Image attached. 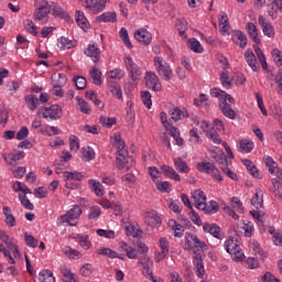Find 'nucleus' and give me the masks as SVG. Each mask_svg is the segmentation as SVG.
<instances>
[{
	"instance_id": "f257e3e1",
	"label": "nucleus",
	"mask_w": 282,
	"mask_h": 282,
	"mask_svg": "<svg viewBox=\"0 0 282 282\" xmlns=\"http://www.w3.org/2000/svg\"><path fill=\"white\" fill-rule=\"evenodd\" d=\"M191 241H193V264L195 265L196 275L202 279L206 274V269H204V259H206V250H208V245L202 241L197 235L187 232Z\"/></svg>"
},
{
	"instance_id": "f03ea898",
	"label": "nucleus",
	"mask_w": 282,
	"mask_h": 282,
	"mask_svg": "<svg viewBox=\"0 0 282 282\" xmlns=\"http://www.w3.org/2000/svg\"><path fill=\"white\" fill-rule=\"evenodd\" d=\"M154 67L156 68V72L162 78V80H165L169 83V80L173 79V69L171 68V65L164 61L163 57L161 56H155L154 57Z\"/></svg>"
},
{
	"instance_id": "7ed1b4c3",
	"label": "nucleus",
	"mask_w": 282,
	"mask_h": 282,
	"mask_svg": "<svg viewBox=\"0 0 282 282\" xmlns=\"http://www.w3.org/2000/svg\"><path fill=\"white\" fill-rule=\"evenodd\" d=\"M230 105H235V97L225 91L223 101H219V109L226 118L235 120V118H237V112H235Z\"/></svg>"
},
{
	"instance_id": "20e7f679",
	"label": "nucleus",
	"mask_w": 282,
	"mask_h": 282,
	"mask_svg": "<svg viewBox=\"0 0 282 282\" xmlns=\"http://www.w3.org/2000/svg\"><path fill=\"white\" fill-rule=\"evenodd\" d=\"M35 11H34V20L40 23H47V17H50V2L46 0H35L34 1Z\"/></svg>"
},
{
	"instance_id": "39448f33",
	"label": "nucleus",
	"mask_w": 282,
	"mask_h": 282,
	"mask_svg": "<svg viewBox=\"0 0 282 282\" xmlns=\"http://www.w3.org/2000/svg\"><path fill=\"white\" fill-rule=\"evenodd\" d=\"M196 169L199 173H207V175H212V177L218 182H224V176H221V172L215 166V163L199 162L197 163Z\"/></svg>"
},
{
	"instance_id": "423d86ee",
	"label": "nucleus",
	"mask_w": 282,
	"mask_h": 282,
	"mask_svg": "<svg viewBox=\"0 0 282 282\" xmlns=\"http://www.w3.org/2000/svg\"><path fill=\"white\" fill-rule=\"evenodd\" d=\"M37 116H43V118L50 120H61L63 117V108L59 105H51L50 107L40 108L37 110Z\"/></svg>"
},
{
	"instance_id": "0eeeda50",
	"label": "nucleus",
	"mask_w": 282,
	"mask_h": 282,
	"mask_svg": "<svg viewBox=\"0 0 282 282\" xmlns=\"http://www.w3.org/2000/svg\"><path fill=\"white\" fill-rule=\"evenodd\" d=\"M83 215V209L80 206L74 205L66 214L58 217V221L62 224H68V226H76V224L72 223L73 219H78Z\"/></svg>"
},
{
	"instance_id": "6e6552de",
	"label": "nucleus",
	"mask_w": 282,
	"mask_h": 282,
	"mask_svg": "<svg viewBox=\"0 0 282 282\" xmlns=\"http://www.w3.org/2000/svg\"><path fill=\"white\" fill-rule=\"evenodd\" d=\"M126 68L129 70V77L131 80H140V76H142V70L138 64L133 63V58L131 56H127L124 58Z\"/></svg>"
},
{
	"instance_id": "1a4fd4ad",
	"label": "nucleus",
	"mask_w": 282,
	"mask_h": 282,
	"mask_svg": "<svg viewBox=\"0 0 282 282\" xmlns=\"http://www.w3.org/2000/svg\"><path fill=\"white\" fill-rule=\"evenodd\" d=\"M145 85L148 89L152 91H162V83H160V77L153 72L145 73Z\"/></svg>"
},
{
	"instance_id": "9d476101",
	"label": "nucleus",
	"mask_w": 282,
	"mask_h": 282,
	"mask_svg": "<svg viewBox=\"0 0 282 282\" xmlns=\"http://www.w3.org/2000/svg\"><path fill=\"white\" fill-rule=\"evenodd\" d=\"M48 9L50 12H52L53 17H58V19H63L64 21H67V23H69V13H67V11H65L63 7L58 4V2H51V4H48Z\"/></svg>"
},
{
	"instance_id": "9b49d317",
	"label": "nucleus",
	"mask_w": 282,
	"mask_h": 282,
	"mask_svg": "<svg viewBox=\"0 0 282 282\" xmlns=\"http://www.w3.org/2000/svg\"><path fill=\"white\" fill-rule=\"evenodd\" d=\"M63 177L65 180V186L66 188H76V185H74L72 182H80L83 180V175L78 172H64Z\"/></svg>"
},
{
	"instance_id": "f8f14e48",
	"label": "nucleus",
	"mask_w": 282,
	"mask_h": 282,
	"mask_svg": "<svg viewBox=\"0 0 282 282\" xmlns=\"http://www.w3.org/2000/svg\"><path fill=\"white\" fill-rule=\"evenodd\" d=\"M134 39L143 45H151V41H153L151 32L147 31L145 29L134 31Z\"/></svg>"
},
{
	"instance_id": "ddd939ff",
	"label": "nucleus",
	"mask_w": 282,
	"mask_h": 282,
	"mask_svg": "<svg viewBox=\"0 0 282 282\" xmlns=\"http://www.w3.org/2000/svg\"><path fill=\"white\" fill-rule=\"evenodd\" d=\"M259 25L262 28V32L265 36H269V39H273L274 36V26L263 15H259L258 18Z\"/></svg>"
},
{
	"instance_id": "4468645a",
	"label": "nucleus",
	"mask_w": 282,
	"mask_h": 282,
	"mask_svg": "<svg viewBox=\"0 0 282 282\" xmlns=\"http://www.w3.org/2000/svg\"><path fill=\"white\" fill-rule=\"evenodd\" d=\"M139 263L143 265V274L144 276H150L152 282H158V279L153 276V271H151V268H153V260L151 258H144V260H140Z\"/></svg>"
},
{
	"instance_id": "2eb2a0df",
	"label": "nucleus",
	"mask_w": 282,
	"mask_h": 282,
	"mask_svg": "<svg viewBox=\"0 0 282 282\" xmlns=\"http://www.w3.org/2000/svg\"><path fill=\"white\" fill-rule=\"evenodd\" d=\"M245 58L249 67H251L252 72H259V62H257V56L254 55V52H252L251 48H248L245 52Z\"/></svg>"
},
{
	"instance_id": "dca6fc26",
	"label": "nucleus",
	"mask_w": 282,
	"mask_h": 282,
	"mask_svg": "<svg viewBox=\"0 0 282 282\" xmlns=\"http://www.w3.org/2000/svg\"><path fill=\"white\" fill-rule=\"evenodd\" d=\"M86 56H89L94 63H100V48L94 44H89L84 51Z\"/></svg>"
},
{
	"instance_id": "f3484780",
	"label": "nucleus",
	"mask_w": 282,
	"mask_h": 282,
	"mask_svg": "<svg viewBox=\"0 0 282 282\" xmlns=\"http://www.w3.org/2000/svg\"><path fill=\"white\" fill-rule=\"evenodd\" d=\"M212 158L221 166H230V164H232V161H228V156L226 155L224 150L213 152Z\"/></svg>"
},
{
	"instance_id": "a211bd4d",
	"label": "nucleus",
	"mask_w": 282,
	"mask_h": 282,
	"mask_svg": "<svg viewBox=\"0 0 282 282\" xmlns=\"http://www.w3.org/2000/svg\"><path fill=\"white\" fill-rule=\"evenodd\" d=\"M75 21L77 23V25L84 30V32H87V30H89V21L87 20V18L85 17V13L80 10H77L75 12Z\"/></svg>"
},
{
	"instance_id": "6ab92c4d",
	"label": "nucleus",
	"mask_w": 282,
	"mask_h": 282,
	"mask_svg": "<svg viewBox=\"0 0 282 282\" xmlns=\"http://www.w3.org/2000/svg\"><path fill=\"white\" fill-rule=\"evenodd\" d=\"M108 89L112 94V96H115V98H118V100H122V87H120V84L118 82L108 79Z\"/></svg>"
},
{
	"instance_id": "aec40b11",
	"label": "nucleus",
	"mask_w": 282,
	"mask_h": 282,
	"mask_svg": "<svg viewBox=\"0 0 282 282\" xmlns=\"http://www.w3.org/2000/svg\"><path fill=\"white\" fill-rule=\"evenodd\" d=\"M204 232H209V235H213L216 239H221V227L217 224H208L206 223L203 226Z\"/></svg>"
},
{
	"instance_id": "412c9836",
	"label": "nucleus",
	"mask_w": 282,
	"mask_h": 282,
	"mask_svg": "<svg viewBox=\"0 0 282 282\" xmlns=\"http://www.w3.org/2000/svg\"><path fill=\"white\" fill-rule=\"evenodd\" d=\"M265 165L269 169V172L272 174L276 173L278 178L282 182V171L279 169V165H276V162L271 156H267L265 160Z\"/></svg>"
},
{
	"instance_id": "4be33fe9",
	"label": "nucleus",
	"mask_w": 282,
	"mask_h": 282,
	"mask_svg": "<svg viewBox=\"0 0 282 282\" xmlns=\"http://www.w3.org/2000/svg\"><path fill=\"white\" fill-rule=\"evenodd\" d=\"M246 30L250 39H252V41L256 42L257 45H261V39H259V31L257 30V25H254V23L252 22H248L246 25Z\"/></svg>"
},
{
	"instance_id": "5701e85b",
	"label": "nucleus",
	"mask_w": 282,
	"mask_h": 282,
	"mask_svg": "<svg viewBox=\"0 0 282 282\" xmlns=\"http://www.w3.org/2000/svg\"><path fill=\"white\" fill-rule=\"evenodd\" d=\"M242 164H245L248 173H250L252 177H256V180H261V173L259 172V169H257V166L251 160L245 159L242 160Z\"/></svg>"
},
{
	"instance_id": "b1692460",
	"label": "nucleus",
	"mask_w": 282,
	"mask_h": 282,
	"mask_svg": "<svg viewBox=\"0 0 282 282\" xmlns=\"http://www.w3.org/2000/svg\"><path fill=\"white\" fill-rule=\"evenodd\" d=\"M133 167V156H130L129 154L121 156V161H117V169L119 171H122V169H129Z\"/></svg>"
},
{
	"instance_id": "393cba45",
	"label": "nucleus",
	"mask_w": 282,
	"mask_h": 282,
	"mask_svg": "<svg viewBox=\"0 0 282 282\" xmlns=\"http://www.w3.org/2000/svg\"><path fill=\"white\" fill-rule=\"evenodd\" d=\"M116 21H118L116 12H105L96 18V23H116Z\"/></svg>"
},
{
	"instance_id": "a878e982",
	"label": "nucleus",
	"mask_w": 282,
	"mask_h": 282,
	"mask_svg": "<svg viewBox=\"0 0 282 282\" xmlns=\"http://www.w3.org/2000/svg\"><path fill=\"white\" fill-rule=\"evenodd\" d=\"M161 171H163V175H165V177H169L170 180H175V182H180V180H182L175 169L169 165H162Z\"/></svg>"
},
{
	"instance_id": "bb28decb",
	"label": "nucleus",
	"mask_w": 282,
	"mask_h": 282,
	"mask_svg": "<svg viewBox=\"0 0 282 282\" xmlns=\"http://www.w3.org/2000/svg\"><path fill=\"white\" fill-rule=\"evenodd\" d=\"M25 105L31 111H35L39 107V97L34 94L26 95L24 97Z\"/></svg>"
},
{
	"instance_id": "cd10ccee",
	"label": "nucleus",
	"mask_w": 282,
	"mask_h": 282,
	"mask_svg": "<svg viewBox=\"0 0 282 282\" xmlns=\"http://www.w3.org/2000/svg\"><path fill=\"white\" fill-rule=\"evenodd\" d=\"M3 215L6 217V224L9 228H14L17 226V218L12 215V209L10 207H3Z\"/></svg>"
},
{
	"instance_id": "c85d7f7f",
	"label": "nucleus",
	"mask_w": 282,
	"mask_h": 282,
	"mask_svg": "<svg viewBox=\"0 0 282 282\" xmlns=\"http://www.w3.org/2000/svg\"><path fill=\"white\" fill-rule=\"evenodd\" d=\"M90 78H93L94 85H97L100 87L102 85V72L98 69V66H94L91 70L89 72Z\"/></svg>"
},
{
	"instance_id": "c756f323",
	"label": "nucleus",
	"mask_w": 282,
	"mask_h": 282,
	"mask_svg": "<svg viewBox=\"0 0 282 282\" xmlns=\"http://www.w3.org/2000/svg\"><path fill=\"white\" fill-rule=\"evenodd\" d=\"M174 166L177 169V171H180V173H189L191 171L188 163H186V161H184L182 158H176L174 160Z\"/></svg>"
},
{
	"instance_id": "7c9ffc66",
	"label": "nucleus",
	"mask_w": 282,
	"mask_h": 282,
	"mask_svg": "<svg viewBox=\"0 0 282 282\" xmlns=\"http://www.w3.org/2000/svg\"><path fill=\"white\" fill-rule=\"evenodd\" d=\"M40 282H56V278H54V273L47 269H44L39 274Z\"/></svg>"
},
{
	"instance_id": "2f4dec72",
	"label": "nucleus",
	"mask_w": 282,
	"mask_h": 282,
	"mask_svg": "<svg viewBox=\"0 0 282 282\" xmlns=\"http://www.w3.org/2000/svg\"><path fill=\"white\" fill-rule=\"evenodd\" d=\"M273 186L270 188L271 193H274V196L278 197L282 202V182L278 180H273Z\"/></svg>"
},
{
	"instance_id": "473e14b6",
	"label": "nucleus",
	"mask_w": 282,
	"mask_h": 282,
	"mask_svg": "<svg viewBox=\"0 0 282 282\" xmlns=\"http://www.w3.org/2000/svg\"><path fill=\"white\" fill-rule=\"evenodd\" d=\"M225 248L229 254L241 252V247L235 243V240L230 239L225 242Z\"/></svg>"
},
{
	"instance_id": "72a5a7b5",
	"label": "nucleus",
	"mask_w": 282,
	"mask_h": 282,
	"mask_svg": "<svg viewBox=\"0 0 282 282\" xmlns=\"http://www.w3.org/2000/svg\"><path fill=\"white\" fill-rule=\"evenodd\" d=\"M187 43L192 52H195L196 54H202V52H204V47L202 46V43H199V41H197L196 39H189Z\"/></svg>"
},
{
	"instance_id": "f704fd0d",
	"label": "nucleus",
	"mask_w": 282,
	"mask_h": 282,
	"mask_svg": "<svg viewBox=\"0 0 282 282\" xmlns=\"http://www.w3.org/2000/svg\"><path fill=\"white\" fill-rule=\"evenodd\" d=\"M82 151H83L82 160H84V162H91V160L96 158V152H94V149H91V147L83 148Z\"/></svg>"
},
{
	"instance_id": "c9c22d12",
	"label": "nucleus",
	"mask_w": 282,
	"mask_h": 282,
	"mask_svg": "<svg viewBox=\"0 0 282 282\" xmlns=\"http://www.w3.org/2000/svg\"><path fill=\"white\" fill-rule=\"evenodd\" d=\"M99 122L106 129H111V127L113 124H116V122H118V120L116 119V117H105V116H101L99 118Z\"/></svg>"
},
{
	"instance_id": "e433bc0d",
	"label": "nucleus",
	"mask_w": 282,
	"mask_h": 282,
	"mask_svg": "<svg viewBox=\"0 0 282 282\" xmlns=\"http://www.w3.org/2000/svg\"><path fill=\"white\" fill-rule=\"evenodd\" d=\"M77 100V105H78V109L79 111H82V113H86L89 115L91 113V108H89V102H87L85 99L80 98V97H76Z\"/></svg>"
},
{
	"instance_id": "4c0bfd02",
	"label": "nucleus",
	"mask_w": 282,
	"mask_h": 282,
	"mask_svg": "<svg viewBox=\"0 0 282 282\" xmlns=\"http://www.w3.org/2000/svg\"><path fill=\"white\" fill-rule=\"evenodd\" d=\"M118 151H117V162H122V158H124V155H129V150L124 149L127 145L124 144V141H121L120 143H118Z\"/></svg>"
},
{
	"instance_id": "58836bf2",
	"label": "nucleus",
	"mask_w": 282,
	"mask_h": 282,
	"mask_svg": "<svg viewBox=\"0 0 282 282\" xmlns=\"http://www.w3.org/2000/svg\"><path fill=\"white\" fill-rule=\"evenodd\" d=\"M73 83L78 90L86 89L87 87V78H85L84 76H75L73 78Z\"/></svg>"
},
{
	"instance_id": "ea45409f",
	"label": "nucleus",
	"mask_w": 282,
	"mask_h": 282,
	"mask_svg": "<svg viewBox=\"0 0 282 282\" xmlns=\"http://www.w3.org/2000/svg\"><path fill=\"white\" fill-rule=\"evenodd\" d=\"M268 13L272 19H276L279 14V0H272L269 4Z\"/></svg>"
},
{
	"instance_id": "a19ab883",
	"label": "nucleus",
	"mask_w": 282,
	"mask_h": 282,
	"mask_svg": "<svg viewBox=\"0 0 282 282\" xmlns=\"http://www.w3.org/2000/svg\"><path fill=\"white\" fill-rule=\"evenodd\" d=\"M251 246L256 257H260V259H265L268 257V253L263 251L259 242L253 241Z\"/></svg>"
},
{
	"instance_id": "79ce46f5",
	"label": "nucleus",
	"mask_w": 282,
	"mask_h": 282,
	"mask_svg": "<svg viewBox=\"0 0 282 282\" xmlns=\"http://www.w3.org/2000/svg\"><path fill=\"white\" fill-rule=\"evenodd\" d=\"M75 239H79V246L84 248V250H89L91 248V241H89V236L84 235H77Z\"/></svg>"
},
{
	"instance_id": "37998d69",
	"label": "nucleus",
	"mask_w": 282,
	"mask_h": 282,
	"mask_svg": "<svg viewBox=\"0 0 282 282\" xmlns=\"http://www.w3.org/2000/svg\"><path fill=\"white\" fill-rule=\"evenodd\" d=\"M234 34H236V36H238V41H240L239 47L246 50V46L248 45V37L246 36V33L241 30H235Z\"/></svg>"
},
{
	"instance_id": "c03bdc74",
	"label": "nucleus",
	"mask_w": 282,
	"mask_h": 282,
	"mask_svg": "<svg viewBox=\"0 0 282 282\" xmlns=\"http://www.w3.org/2000/svg\"><path fill=\"white\" fill-rule=\"evenodd\" d=\"M170 116H172L170 118L171 122H177V120H182V116L184 118V112L182 110H180V108L175 107L172 110L169 111Z\"/></svg>"
},
{
	"instance_id": "a18cd8bd",
	"label": "nucleus",
	"mask_w": 282,
	"mask_h": 282,
	"mask_svg": "<svg viewBox=\"0 0 282 282\" xmlns=\"http://www.w3.org/2000/svg\"><path fill=\"white\" fill-rule=\"evenodd\" d=\"M97 254H102L104 257H109V259H116L118 257V252L109 248H101L97 250Z\"/></svg>"
},
{
	"instance_id": "49530a36",
	"label": "nucleus",
	"mask_w": 282,
	"mask_h": 282,
	"mask_svg": "<svg viewBox=\"0 0 282 282\" xmlns=\"http://www.w3.org/2000/svg\"><path fill=\"white\" fill-rule=\"evenodd\" d=\"M19 199H20L22 206H24V208H26V210H34V204H32V202H30V199H28V196L25 194H19Z\"/></svg>"
},
{
	"instance_id": "de8ad7c7",
	"label": "nucleus",
	"mask_w": 282,
	"mask_h": 282,
	"mask_svg": "<svg viewBox=\"0 0 282 282\" xmlns=\"http://www.w3.org/2000/svg\"><path fill=\"white\" fill-rule=\"evenodd\" d=\"M23 23L26 32L33 34L34 36H39V31H36V26L32 20H25Z\"/></svg>"
},
{
	"instance_id": "09e8293b",
	"label": "nucleus",
	"mask_w": 282,
	"mask_h": 282,
	"mask_svg": "<svg viewBox=\"0 0 282 282\" xmlns=\"http://www.w3.org/2000/svg\"><path fill=\"white\" fill-rule=\"evenodd\" d=\"M205 213L206 215H215V213H219V203L212 200L209 205H207Z\"/></svg>"
},
{
	"instance_id": "8fccbe9b",
	"label": "nucleus",
	"mask_w": 282,
	"mask_h": 282,
	"mask_svg": "<svg viewBox=\"0 0 282 282\" xmlns=\"http://www.w3.org/2000/svg\"><path fill=\"white\" fill-rule=\"evenodd\" d=\"M126 234L128 237H133L134 239H138V237L142 236V230L141 229L135 230V226H130L126 228Z\"/></svg>"
},
{
	"instance_id": "3c124183",
	"label": "nucleus",
	"mask_w": 282,
	"mask_h": 282,
	"mask_svg": "<svg viewBox=\"0 0 282 282\" xmlns=\"http://www.w3.org/2000/svg\"><path fill=\"white\" fill-rule=\"evenodd\" d=\"M240 149L245 153H250V151H252V149H254V143L252 141H248V140H240Z\"/></svg>"
},
{
	"instance_id": "603ef678",
	"label": "nucleus",
	"mask_w": 282,
	"mask_h": 282,
	"mask_svg": "<svg viewBox=\"0 0 282 282\" xmlns=\"http://www.w3.org/2000/svg\"><path fill=\"white\" fill-rule=\"evenodd\" d=\"M141 98L143 105H145L148 109H151V106L153 105V101L151 100V93L149 90L141 91Z\"/></svg>"
},
{
	"instance_id": "864d4df0",
	"label": "nucleus",
	"mask_w": 282,
	"mask_h": 282,
	"mask_svg": "<svg viewBox=\"0 0 282 282\" xmlns=\"http://www.w3.org/2000/svg\"><path fill=\"white\" fill-rule=\"evenodd\" d=\"M89 184L91 186V191H94V193L96 195H98V197H102V195H105V193L102 192V188H100V182H96L94 180H90Z\"/></svg>"
},
{
	"instance_id": "5fc2aeb1",
	"label": "nucleus",
	"mask_w": 282,
	"mask_h": 282,
	"mask_svg": "<svg viewBox=\"0 0 282 282\" xmlns=\"http://www.w3.org/2000/svg\"><path fill=\"white\" fill-rule=\"evenodd\" d=\"M192 199L194 200L195 204L199 202H206V195H204V191L196 189L192 195Z\"/></svg>"
},
{
	"instance_id": "6e6d98bb",
	"label": "nucleus",
	"mask_w": 282,
	"mask_h": 282,
	"mask_svg": "<svg viewBox=\"0 0 282 282\" xmlns=\"http://www.w3.org/2000/svg\"><path fill=\"white\" fill-rule=\"evenodd\" d=\"M25 243L29 248H36L39 246V240L32 235H24Z\"/></svg>"
},
{
	"instance_id": "4d7b16f0",
	"label": "nucleus",
	"mask_w": 282,
	"mask_h": 282,
	"mask_svg": "<svg viewBox=\"0 0 282 282\" xmlns=\"http://www.w3.org/2000/svg\"><path fill=\"white\" fill-rule=\"evenodd\" d=\"M220 169L225 175L229 176L230 180H234L235 182H237L239 180V176L237 175V173H235L232 170H230V167H228V165H224Z\"/></svg>"
},
{
	"instance_id": "13d9d810",
	"label": "nucleus",
	"mask_w": 282,
	"mask_h": 282,
	"mask_svg": "<svg viewBox=\"0 0 282 282\" xmlns=\"http://www.w3.org/2000/svg\"><path fill=\"white\" fill-rule=\"evenodd\" d=\"M97 235L99 237H105L106 239H115L116 238V231H113V230L97 229Z\"/></svg>"
},
{
	"instance_id": "bf43d9fd",
	"label": "nucleus",
	"mask_w": 282,
	"mask_h": 282,
	"mask_svg": "<svg viewBox=\"0 0 282 282\" xmlns=\"http://www.w3.org/2000/svg\"><path fill=\"white\" fill-rule=\"evenodd\" d=\"M61 50H72L74 47V42L65 36L59 39Z\"/></svg>"
},
{
	"instance_id": "052dcab7",
	"label": "nucleus",
	"mask_w": 282,
	"mask_h": 282,
	"mask_svg": "<svg viewBox=\"0 0 282 282\" xmlns=\"http://www.w3.org/2000/svg\"><path fill=\"white\" fill-rule=\"evenodd\" d=\"M231 208L237 213H243V204L237 197L231 198Z\"/></svg>"
},
{
	"instance_id": "680f3d73",
	"label": "nucleus",
	"mask_w": 282,
	"mask_h": 282,
	"mask_svg": "<svg viewBox=\"0 0 282 282\" xmlns=\"http://www.w3.org/2000/svg\"><path fill=\"white\" fill-rule=\"evenodd\" d=\"M123 77H124V70H122L121 68H116L111 70L109 75L110 80H113L116 78L120 80Z\"/></svg>"
},
{
	"instance_id": "e2e57ef3",
	"label": "nucleus",
	"mask_w": 282,
	"mask_h": 282,
	"mask_svg": "<svg viewBox=\"0 0 282 282\" xmlns=\"http://www.w3.org/2000/svg\"><path fill=\"white\" fill-rule=\"evenodd\" d=\"M207 138H209L214 144H221V137H219V133H217L215 129L208 132Z\"/></svg>"
},
{
	"instance_id": "0e129e2a",
	"label": "nucleus",
	"mask_w": 282,
	"mask_h": 282,
	"mask_svg": "<svg viewBox=\"0 0 282 282\" xmlns=\"http://www.w3.org/2000/svg\"><path fill=\"white\" fill-rule=\"evenodd\" d=\"M156 188L160 193H169V188H171V183L169 181L156 182Z\"/></svg>"
},
{
	"instance_id": "69168bd1",
	"label": "nucleus",
	"mask_w": 282,
	"mask_h": 282,
	"mask_svg": "<svg viewBox=\"0 0 282 282\" xmlns=\"http://www.w3.org/2000/svg\"><path fill=\"white\" fill-rule=\"evenodd\" d=\"M101 209L99 206L90 207V212L88 214V219H98L100 217Z\"/></svg>"
},
{
	"instance_id": "338daca9",
	"label": "nucleus",
	"mask_w": 282,
	"mask_h": 282,
	"mask_svg": "<svg viewBox=\"0 0 282 282\" xmlns=\"http://www.w3.org/2000/svg\"><path fill=\"white\" fill-rule=\"evenodd\" d=\"M34 196L39 197L40 199L47 197V188H45L44 186H40V187L35 188Z\"/></svg>"
},
{
	"instance_id": "774afa93",
	"label": "nucleus",
	"mask_w": 282,
	"mask_h": 282,
	"mask_svg": "<svg viewBox=\"0 0 282 282\" xmlns=\"http://www.w3.org/2000/svg\"><path fill=\"white\" fill-rule=\"evenodd\" d=\"M262 282H281L274 274L267 272L262 275Z\"/></svg>"
}]
</instances>
